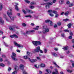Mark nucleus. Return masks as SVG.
<instances>
[{"instance_id": "1", "label": "nucleus", "mask_w": 74, "mask_h": 74, "mask_svg": "<svg viewBox=\"0 0 74 74\" xmlns=\"http://www.w3.org/2000/svg\"><path fill=\"white\" fill-rule=\"evenodd\" d=\"M24 58L25 59H28L29 61H31V63H34V62H37V61L36 59L31 60L30 58L28 57L27 56H24Z\"/></svg>"}, {"instance_id": "2", "label": "nucleus", "mask_w": 74, "mask_h": 74, "mask_svg": "<svg viewBox=\"0 0 74 74\" xmlns=\"http://www.w3.org/2000/svg\"><path fill=\"white\" fill-rule=\"evenodd\" d=\"M34 52H38L40 51V53H43V51L42 50L40 49V46L37 47H36V49H34Z\"/></svg>"}, {"instance_id": "3", "label": "nucleus", "mask_w": 74, "mask_h": 74, "mask_svg": "<svg viewBox=\"0 0 74 74\" xmlns=\"http://www.w3.org/2000/svg\"><path fill=\"white\" fill-rule=\"evenodd\" d=\"M32 44H33L35 46H37L38 45H41V42L38 41H33L32 42Z\"/></svg>"}, {"instance_id": "4", "label": "nucleus", "mask_w": 74, "mask_h": 74, "mask_svg": "<svg viewBox=\"0 0 74 74\" xmlns=\"http://www.w3.org/2000/svg\"><path fill=\"white\" fill-rule=\"evenodd\" d=\"M20 67L21 68V69L22 71H23V74H27V73L25 71V70H24V65H23L21 64L20 65Z\"/></svg>"}, {"instance_id": "5", "label": "nucleus", "mask_w": 74, "mask_h": 74, "mask_svg": "<svg viewBox=\"0 0 74 74\" xmlns=\"http://www.w3.org/2000/svg\"><path fill=\"white\" fill-rule=\"evenodd\" d=\"M12 56H11V58H12V60H15V61H18V59L15 58L16 55V54L14 52H13L12 53Z\"/></svg>"}, {"instance_id": "6", "label": "nucleus", "mask_w": 74, "mask_h": 74, "mask_svg": "<svg viewBox=\"0 0 74 74\" xmlns=\"http://www.w3.org/2000/svg\"><path fill=\"white\" fill-rule=\"evenodd\" d=\"M15 28H16V29H19V28L18 26L14 25H13L12 26H10L9 29L10 30H11V31H12L14 30V29Z\"/></svg>"}, {"instance_id": "7", "label": "nucleus", "mask_w": 74, "mask_h": 74, "mask_svg": "<svg viewBox=\"0 0 74 74\" xmlns=\"http://www.w3.org/2000/svg\"><path fill=\"white\" fill-rule=\"evenodd\" d=\"M42 27L43 29H45V32H43V34H45V33H47L49 32V29H48V28H47V26H42Z\"/></svg>"}, {"instance_id": "8", "label": "nucleus", "mask_w": 74, "mask_h": 74, "mask_svg": "<svg viewBox=\"0 0 74 74\" xmlns=\"http://www.w3.org/2000/svg\"><path fill=\"white\" fill-rule=\"evenodd\" d=\"M7 14L8 15V16L10 18H11V19L12 20V21H14V17H12L10 16V15H12V13L11 12H7Z\"/></svg>"}, {"instance_id": "9", "label": "nucleus", "mask_w": 74, "mask_h": 74, "mask_svg": "<svg viewBox=\"0 0 74 74\" xmlns=\"http://www.w3.org/2000/svg\"><path fill=\"white\" fill-rule=\"evenodd\" d=\"M10 37L12 38L15 37L16 38H18V36L15 34H13V35H11L10 36Z\"/></svg>"}, {"instance_id": "10", "label": "nucleus", "mask_w": 74, "mask_h": 74, "mask_svg": "<svg viewBox=\"0 0 74 74\" xmlns=\"http://www.w3.org/2000/svg\"><path fill=\"white\" fill-rule=\"evenodd\" d=\"M14 45H15V46H17L18 48H20V47H21V45L16 42H14Z\"/></svg>"}, {"instance_id": "11", "label": "nucleus", "mask_w": 74, "mask_h": 74, "mask_svg": "<svg viewBox=\"0 0 74 74\" xmlns=\"http://www.w3.org/2000/svg\"><path fill=\"white\" fill-rule=\"evenodd\" d=\"M30 32L31 33H34V32H35V31H34V30H31L30 31H27L26 32V34H28V33H30Z\"/></svg>"}, {"instance_id": "12", "label": "nucleus", "mask_w": 74, "mask_h": 74, "mask_svg": "<svg viewBox=\"0 0 74 74\" xmlns=\"http://www.w3.org/2000/svg\"><path fill=\"white\" fill-rule=\"evenodd\" d=\"M26 10H27V12L28 13H32V14H33V11H31L30 10H29V9H27V8H26L25 9Z\"/></svg>"}, {"instance_id": "13", "label": "nucleus", "mask_w": 74, "mask_h": 74, "mask_svg": "<svg viewBox=\"0 0 74 74\" xmlns=\"http://www.w3.org/2000/svg\"><path fill=\"white\" fill-rule=\"evenodd\" d=\"M0 22L1 25H3L4 24V21L1 17H0Z\"/></svg>"}, {"instance_id": "14", "label": "nucleus", "mask_w": 74, "mask_h": 74, "mask_svg": "<svg viewBox=\"0 0 74 74\" xmlns=\"http://www.w3.org/2000/svg\"><path fill=\"white\" fill-rule=\"evenodd\" d=\"M56 72H54L52 73V74H59V72L58 71V69H55Z\"/></svg>"}, {"instance_id": "15", "label": "nucleus", "mask_w": 74, "mask_h": 74, "mask_svg": "<svg viewBox=\"0 0 74 74\" xmlns=\"http://www.w3.org/2000/svg\"><path fill=\"white\" fill-rule=\"evenodd\" d=\"M72 24L71 23H69L67 25V26L69 29H70L71 27Z\"/></svg>"}, {"instance_id": "16", "label": "nucleus", "mask_w": 74, "mask_h": 74, "mask_svg": "<svg viewBox=\"0 0 74 74\" xmlns=\"http://www.w3.org/2000/svg\"><path fill=\"white\" fill-rule=\"evenodd\" d=\"M53 63L54 65L56 66L57 67H58V68H60V67L58 65H57V64H56V63L55 62H53Z\"/></svg>"}, {"instance_id": "17", "label": "nucleus", "mask_w": 74, "mask_h": 74, "mask_svg": "<svg viewBox=\"0 0 74 74\" xmlns=\"http://www.w3.org/2000/svg\"><path fill=\"white\" fill-rule=\"evenodd\" d=\"M63 49H64V50H67L69 49V47L68 46L64 47V48H63Z\"/></svg>"}, {"instance_id": "18", "label": "nucleus", "mask_w": 74, "mask_h": 74, "mask_svg": "<svg viewBox=\"0 0 74 74\" xmlns=\"http://www.w3.org/2000/svg\"><path fill=\"white\" fill-rule=\"evenodd\" d=\"M27 54L29 56H32V53L29 52V51L27 52Z\"/></svg>"}, {"instance_id": "19", "label": "nucleus", "mask_w": 74, "mask_h": 74, "mask_svg": "<svg viewBox=\"0 0 74 74\" xmlns=\"http://www.w3.org/2000/svg\"><path fill=\"white\" fill-rule=\"evenodd\" d=\"M52 55L53 56H55V57H57V56H58V55L55 53H53Z\"/></svg>"}, {"instance_id": "20", "label": "nucleus", "mask_w": 74, "mask_h": 74, "mask_svg": "<svg viewBox=\"0 0 74 74\" xmlns=\"http://www.w3.org/2000/svg\"><path fill=\"white\" fill-rule=\"evenodd\" d=\"M69 11H67L64 13V15L66 16H67L69 15Z\"/></svg>"}, {"instance_id": "21", "label": "nucleus", "mask_w": 74, "mask_h": 74, "mask_svg": "<svg viewBox=\"0 0 74 74\" xmlns=\"http://www.w3.org/2000/svg\"><path fill=\"white\" fill-rule=\"evenodd\" d=\"M41 67H45V64H41L40 65Z\"/></svg>"}, {"instance_id": "22", "label": "nucleus", "mask_w": 74, "mask_h": 74, "mask_svg": "<svg viewBox=\"0 0 74 74\" xmlns=\"http://www.w3.org/2000/svg\"><path fill=\"white\" fill-rule=\"evenodd\" d=\"M46 71L47 73H49V74L51 73V70H50L46 69Z\"/></svg>"}, {"instance_id": "23", "label": "nucleus", "mask_w": 74, "mask_h": 74, "mask_svg": "<svg viewBox=\"0 0 74 74\" xmlns=\"http://www.w3.org/2000/svg\"><path fill=\"white\" fill-rule=\"evenodd\" d=\"M57 25L58 26H61V25H62V23H61V22L60 21H58L57 23Z\"/></svg>"}, {"instance_id": "24", "label": "nucleus", "mask_w": 74, "mask_h": 74, "mask_svg": "<svg viewBox=\"0 0 74 74\" xmlns=\"http://www.w3.org/2000/svg\"><path fill=\"white\" fill-rule=\"evenodd\" d=\"M47 5H52L53 4V3H52V2H48L47 3Z\"/></svg>"}, {"instance_id": "25", "label": "nucleus", "mask_w": 74, "mask_h": 74, "mask_svg": "<svg viewBox=\"0 0 74 74\" xmlns=\"http://www.w3.org/2000/svg\"><path fill=\"white\" fill-rule=\"evenodd\" d=\"M3 15H4V17L5 18L6 21H8V18H7L6 17V15H5V14H4Z\"/></svg>"}, {"instance_id": "26", "label": "nucleus", "mask_w": 74, "mask_h": 74, "mask_svg": "<svg viewBox=\"0 0 74 74\" xmlns=\"http://www.w3.org/2000/svg\"><path fill=\"white\" fill-rule=\"evenodd\" d=\"M15 8L16 10L17 11H18L19 10V9L18 8V6L17 5H15Z\"/></svg>"}, {"instance_id": "27", "label": "nucleus", "mask_w": 74, "mask_h": 74, "mask_svg": "<svg viewBox=\"0 0 74 74\" xmlns=\"http://www.w3.org/2000/svg\"><path fill=\"white\" fill-rule=\"evenodd\" d=\"M38 28H39V26H36V28H34V29L36 30H38Z\"/></svg>"}, {"instance_id": "28", "label": "nucleus", "mask_w": 74, "mask_h": 74, "mask_svg": "<svg viewBox=\"0 0 74 74\" xmlns=\"http://www.w3.org/2000/svg\"><path fill=\"white\" fill-rule=\"evenodd\" d=\"M63 21H64V22H67V21H70V20L69 19H63Z\"/></svg>"}, {"instance_id": "29", "label": "nucleus", "mask_w": 74, "mask_h": 74, "mask_svg": "<svg viewBox=\"0 0 74 74\" xmlns=\"http://www.w3.org/2000/svg\"><path fill=\"white\" fill-rule=\"evenodd\" d=\"M51 21L49 20H47L45 21V22L46 23H48L49 22H50Z\"/></svg>"}, {"instance_id": "30", "label": "nucleus", "mask_w": 74, "mask_h": 74, "mask_svg": "<svg viewBox=\"0 0 74 74\" xmlns=\"http://www.w3.org/2000/svg\"><path fill=\"white\" fill-rule=\"evenodd\" d=\"M59 14H58V13H57L56 14L55 17V18H58L59 17Z\"/></svg>"}, {"instance_id": "31", "label": "nucleus", "mask_w": 74, "mask_h": 74, "mask_svg": "<svg viewBox=\"0 0 74 74\" xmlns=\"http://www.w3.org/2000/svg\"><path fill=\"white\" fill-rule=\"evenodd\" d=\"M45 7L47 9H48V8H49L50 6L49 5H46Z\"/></svg>"}, {"instance_id": "32", "label": "nucleus", "mask_w": 74, "mask_h": 74, "mask_svg": "<svg viewBox=\"0 0 74 74\" xmlns=\"http://www.w3.org/2000/svg\"><path fill=\"white\" fill-rule=\"evenodd\" d=\"M22 11H23L24 14H26L27 13V12L25 10H23Z\"/></svg>"}, {"instance_id": "33", "label": "nucleus", "mask_w": 74, "mask_h": 74, "mask_svg": "<svg viewBox=\"0 0 74 74\" xmlns=\"http://www.w3.org/2000/svg\"><path fill=\"white\" fill-rule=\"evenodd\" d=\"M0 66L1 67H4L5 66V65L3 63L0 64Z\"/></svg>"}, {"instance_id": "34", "label": "nucleus", "mask_w": 74, "mask_h": 74, "mask_svg": "<svg viewBox=\"0 0 74 74\" xmlns=\"http://www.w3.org/2000/svg\"><path fill=\"white\" fill-rule=\"evenodd\" d=\"M29 8H31V9H33V8H34V6L32 5H30L29 6Z\"/></svg>"}, {"instance_id": "35", "label": "nucleus", "mask_w": 74, "mask_h": 74, "mask_svg": "<svg viewBox=\"0 0 74 74\" xmlns=\"http://www.w3.org/2000/svg\"><path fill=\"white\" fill-rule=\"evenodd\" d=\"M53 14H57L58 13L57 12V11L56 10H54L53 11Z\"/></svg>"}, {"instance_id": "36", "label": "nucleus", "mask_w": 74, "mask_h": 74, "mask_svg": "<svg viewBox=\"0 0 74 74\" xmlns=\"http://www.w3.org/2000/svg\"><path fill=\"white\" fill-rule=\"evenodd\" d=\"M2 8H3V5H0V11H1V10H2Z\"/></svg>"}, {"instance_id": "37", "label": "nucleus", "mask_w": 74, "mask_h": 74, "mask_svg": "<svg viewBox=\"0 0 74 74\" xmlns=\"http://www.w3.org/2000/svg\"><path fill=\"white\" fill-rule=\"evenodd\" d=\"M25 2H26L28 4H29L30 3V1H28V0H25Z\"/></svg>"}, {"instance_id": "38", "label": "nucleus", "mask_w": 74, "mask_h": 74, "mask_svg": "<svg viewBox=\"0 0 74 74\" xmlns=\"http://www.w3.org/2000/svg\"><path fill=\"white\" fill-rule=\"evenodd\" d=\"M64 32H69V30L68 29H64Z\"/></svg>"}, {"instance_id": "39", "label": "nucleus", "mask_w": 74, "mask_h": 74, "mask_svg": "<svg viewBox=\"0 0 74 74\" xmlns=\"http://www.w3.org/2000/svg\"><path fill=\"white\" fill-rule=\"evenodd\" d=\"M18 71H15L13 72H12V74H16L17 73Z\"/></svg>"}, {"instance_id": "40", "label": "nucleus", "mask_w": 74, "mask_h": 74, "mask_svg": "<svg viewBox=\"0 0 74 74\" xmlns=\"http://www.w3.org/2000/svg\"><path fill=\"white\" fill-rule=\"evenodd\" d=\"M2 58H5L6 57V56H5V55H4V54H3L2 55Z\"/></svg>"}, {"instance_id": "41", "label": "nucleus", "mask_w": 74, "mask_h": 74, "mask_svg": "<svg viewBox=\"0 0 74 74\" xmlns=\"http://www.w3.org/2000/svg\"><path fill=\"white\" fill-rule=\"evenodd\" d=\"M73 5H74V4H73V3H71L69 5V7H72V6H73Z\"/></svg>"}, {"instance_id": "42", "label": "nucleus", "mask_w": 74, "mask_h": 74, "mask_svg": "<svg viewBox=\"0 0 74 74\" xmlns=\"http://www.w3.org/2000/svg\"><path fill=\"white\" fill-rule=\"evenodd\" d=\"M25 16V17H27V18H29V17L32 18V16H31V15H30Z\"/></svg>"}, {"instance_id": "43", "label": "nucleus", "mask_w": 74, "mask_h": 74, "mask_svg": "<svg viewBox=\"0 0 74 74\" xmlns=\"http://www.w3.org/2000/svg\"><path fill=\"white\" fill-rule=\"evenodd\" d=\"M67 71L68 73H71L72 72V71H71V70H67Z\"/></svg>"}, {"instance_id": "44", "label": "nucleus", "mask_w": 74, "mask_h": 74, "mask_svg": "<svg viewBox=\"0 0 74 74\" xmlns=\"http://www.w3.org/2000/svg\"><path fill=\"white\" fill-rule=\"evenodd\" d=\"M50 26H52L53 25V23H52V22L51 21H50Z\"/></svg>"}, {"instance_id": "45", "label": "nucleus", "mask_w": 74, "mask_h": 74, "mask_svg": "<svg viewBox=\"0 0 74 74\" xmlns=\"http://www.w3.org/2000/svg\"><path fill=\"white\" fill-rule=\"evenodd\" d=\"M37 59L40 61L41 60V58H40L38 57H37Z\"/></svg>"}, {"instance_id": "46", "label": "nucleus", "mask_w": 74, "mask_h": 74, "mask_svg": "<svg viewBox=\"0 0 74 74\" xmlns=\"http://www.w3.org/2000/svg\"><path fill=\"white\" fill-rule=\"evenodd\" d=\"M64 0H61V4H62L63 3H64Z\"/></svg>"}, {"instance_id": "47", "label": "nucleus", "mask_w": 74, "mask_h": 74, "mask_svg": "<svg viewBox=\"0 0 74 74\" xmlns=\"http://www.w3.org/2000/svg\"><path fill=\"white\" fill-rule=\"evenodd\" d=\"M44 51H45V53H47V49L45 48L44 49Z\"/></svg>"}, {"instance_id": "48", "label": "nucleus", "mask_w": 74, "mask_h": 74, "mask_svg": "<svg viewBox=\"0 0 74 74\" xmlns=\"http://www.w3.org/2000/svg\"><path fill=\"white\" fill-rule=\"evenodd\" d=\"M34 4V1H32L30 3V4L31 5H33V4Z\"/></svg>"}, {"instance_id": "49", "label": "nucleus", "mask_w": 74, "mask_h": 74, "mask_svg": "<svg viewBox=\"0 0 74 74\" xmlns=\"http://www.w3.org/2000/svg\"><path fill=\"white\" fill-rule=\"evenodd\" d=\"M48 12L50 13L52 12V10H49L48 11Z\"/></svg>"}, {"instance_id": "50", "label": "nucleus", "mask_w": 74, "mask_h": 74, "mask_svg": "<svg viewBox=\"0 0 74 74\" xmlns=\"http://www.w3.org/2000/svg\"><path fill=\"white\" fill-rule=\"evenodd\" d=\"M69 39H70V40H71V39H72V36H70L68 38Z\"/></svg>"}, {"instance_id": "51", "label": "nucleus", "mask_w": 74, "mask_h": 74, "mask_svg": "<svg viewBox=\"0 0 74 74\" xmlns=\"http://www.w3.org/2000/svg\"><path fill=\"white\" fill-rule=\"evenodd\" d=\"M11 70V68L10 67H9L8 71H10Z\"/></svg>"}, {"instance_id": "52", "label": "nucleus", "mask_w": 74, "mask_h": 74, "mask_svg": "<svg viewBox=\"0 0 74 74\" xmlns=\"http://www.w3.org/2000/svg\"><path fill=\"white\" fill-rule=\"evenodd\" d=\"M22 25L23 26L25 27V26H26V24H25V23H23L22 24Z\"/></svg>"}, {"instance_id": "53", "label": "nucleus", "mask_w": 74, "mask_h": 74, "mask_svg": "<svg viewBox=\"0 0 74 74\" xmlns=\"http://www.w3.org/2000/svg\"><path fill=\"white\" fill-rule=\"evenodd\" d=\"M70 3V1H67L66 2V4H69Z\"/></svg>"}, {"instance_id": "54", "label": "nucleus", "mask_w": 74, "mask_h": 74, "mask_svg": "<svg viewBox=\"0 0 74 74\" xmlns=\"http://www.w3.org/2000/svg\"><path fill=\"white\" fill-rule=\"evenodd\" d=\"M61 37H64V33L61 34Z\"/></svg>"}, {"instance_id": "55", "label": "nucleus", "mask_w": 74, "mask_h": 74, "mask_svg": "<svg viewBox=\"0 0 74 74\" xmlns=\"http://www.w3.org/2000/svg\"><path fill=\"white\" fill-rule=\"evenodd\" d=\"M55 10H56V11H59L60 10V9L59 8H56L55 9Z\"/></svg>"}, {"instance_id": "56", "label": "nucleus", "mask_w": 74, "mask_h": 74, "mask_svg": "<svg viewBox=\"0 0 74 74\" xmlns=\"http://www.w3.org/2000/svg\"><path fill=\"white\" fill-rule=\"evenodd\" d=\"M50 16H54V15L51 13L49 14Z\"/></svg>"}, {"instance_id": "57", "label": "nucleus", "mask_w": 74, "mask_h": 74, "mask_svg": "<svg viewBox=\"0 0 74 74\" xmlns=\"http://www.w3.org/2000/svg\"><path fill=\"white\" fill-rule=\"evenodd\" d=\"M57 27H58V26H57V25H56V24H55L54 25V28H56Z\"/></svg>"}, {"instance_id": "58", "label": "nucleus", "mask_w": 74, "mask_h": 74, "mask_svg": "<svg viewBox=\"0 0 74 74\" xmlns=\"http://www.w3.org/2000/svg\"><path fill=\"white\" fill-rule=\"evenodd\" d=\"M47 4V3H44V4L42 3L41 4V5H45Z\"/></svg>"}, {"instance_id": "59", "label": "nucleus", "mask_w": 74, "mask_h": 74, "mask_svg": "<svg viewBox=\"0 0 74 74\" xmlns=\"http://www.w3.org/2000/svg\"><path fill=\"white\" fill-rule=\"evenodd\" d=\"M3 58H0V62H3Z\"/></svg>"}, {"instance_id": "60", "label": "nucleus", "mask_w": 74, "mask_h": 74, "mask_svg": "<svg viewBox=\"0 0 74 74\" xmlns=\"http://www.w3.org/2000/svg\"><path fill=\"white\" fill-rule=\"evenodd\" d=\"M17 15L18 16H19V17H21V15H20V13H18L17 14Z\"/></svg>"}, {"instance_id": "61", "label": "nucleus", "mask_w": 74, "mask_h": 74, "mask_svg": "<svg viewBox=\"0 0 74 74\" xmlns=\"http://www.w3.org/2000/svg\"><path fill=\"white\" fill-rule=\"evenodd\" d=\"M39 74H42V71H39Z\"/></svg>"}, {"instance_id": "62", "label": "nucleus", "mask_w": 74, "mask_h": 74, "mask_svg": "<svg viewBox=\"0 0 74 74\" xmlns=\"http://www.w3.org/2000/svg\"><path fill=\"white\" fill-rule=\"evenodd\" d=\"M64 14V12H63L61 13L60 15H63V14Z\"/></svg>"}, {"instance_id": "63", "label": "nucleus", "mask_w": 74, "mask_h": 74, "mask_svg": "<svg viewBox=\"0 0 74 74\" xmlns=\"http://www.w3.org/2000/svg\"><path fill=\"white\" fill-rule=\"evenodd\" d=\"M70 34L71 36H73V32H71L70 33Z\"/></svg>"}, {"instance_id": "64", "label": "nucleus", "mask_w": 74, "mask_h": 74, "mask_svg": "<svg viewBox=\"0 0 74 74\" xmlns=\"http://www.w3.org/2000/svg\"><path fill=\"white\" fill-rule=\"evenodd\" d=\"M0 33L2 34H3V32L2 31H1L0 30Z\"/></svg>"}]
</instances>
